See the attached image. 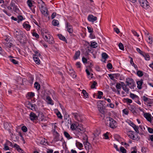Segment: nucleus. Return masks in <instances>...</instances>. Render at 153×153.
Here are the masks:
<instances>
[{
    "label": "nucleus",
    "instance_id": "obj_1",
    "mask_svg": "<svg viewBox=\"0 0 153 153\" xmlns=\"http://www.w3.org/2000/svg\"><path fill=\"white\" fill-rule=\"evenodd\" d=\"M14 34L16 37L19 39L21 42H24L26 40V38L25 37L23 33L20 30H16L14 32Z\"/></svg>",
    "mask_w": 153,
    "mask_h": 153
},
{
    "label": "nucleus",
    "instance_id": "obj_2",
    "mask_svg": "<svg viewBox=\"0 0 153 153\" xmlns=\"http://www.w3.org/2000/svg\"><path fill=\"white\" fill-rule=\"evenodd\" d=\"M126 85L131 89H134L136 86L135 82L134 80L130 78H127L126 79Z\"/></svg>",
    "mask_w": 153,
    "mask_h": 153
},
{
    "label": "nucleus",
    "instance_id": "obj_3",
    "mask_svg": "<svg viewBox=\"0 0 153 153\" xmlns=\"http://www.w3.org/2000/svg\"><path fill=\"white\" fill-rule=\"evenodd\" d=\"M107 123H108V122L109 123V126L110 127L114 128L117 126V123L114 119L109 117L107 118Z\"/></svg>",
    "mask_w": 153,
    "mask_h": 153
},
{
    "label": "nucleus",
    "instance_id": "obj_4",
    "mask_svg": "<svg viewBox=\"0 0 153 153\" xmlns=\"http://www.w3.org/2000/svg\"><path fill=\"white\" fill-rule=\"evenodd\" d=\"M71 114L76 120L80 122H82L83 121L82 116L79 114L73 112L71 113Z\"/></svg>",
    "mask_w": 153,
    "mask_h": 153
},
{
    "label": "nucleus",
    "instance_id": "obj_5",
    "mask_svg": "<svg viewBox=\"0 0 153 153\" xmlns=\"http://www.w3.org/2000/svg\"><path fill=\"white\" fill-rule=\"evenodd\" d=\"M138 1L141 6L143 8L147 9L149 7L148 2L146 0H138Z\"/></svg>",
    "mask_w": 153,
    "mask_h": 153
},
{
    "label": "nucleus",
    "instance_id": "obj_6",
    "mask_svg": "<svg viewBox=\"0 0 153 153\" xmlns=\"http://www.w3.org/2000/svg\"><path fill=\"white\" fill-rule=\"evenodd\" d=\"M41 34L44 39L46 38H48V37L50 36H51L50 33L48 31L45 29H43L42 30Z\"/></svg>",
    "mask_w": 153,
    "mask_h": 153
},
{
    "label": "nucleus",
    "instance_id": "obj_7",
    "mask_svg": "<svg viewBox=\"0 0 153 153\" xmlns=\"http://www.w3.org/2000/svg\"><path fill=\"white\" fill-rule=\"evenodd\" d=\"M66 29L70 33H72L73 32V29L72 26L70 24L67 23L66 24Z\"/></svg>",
    "mask_w": 153,
    "mask_h": 153
},
{
    "label": "nucleus",
    "instance_id": "obj_8",
    "mask_svg": "<svg viewBox=\"0 0 153 153\" xmlns=\"http://www.w3.org/2000/svg\"><path fill=\"white\" fill-rule=\"evenodd\" d=\"M76 130V131L81 134L84 133L85 131V130L83 127L82 125L81 124H78Z\"/></svg>",
    "mask_w": 153,
    "mask_h": 153
},
{
    "label": "nucleus",
    "instance_id": "obj_9",
    "mask_svg": "<svg viewBox=\"0 0 153 153\" xmlns=\"http://www.w3.org/2000/svg\"><path fill=\"white\" fill-rule=\"evenodd\" d=\"M44 39L45 41L48 42L49 44H53L54 43L53 38L51 35L48 37V38H44Z\"/></svg>",
    "mask_w": 153,
    "mask_h": 153
},
{
    "label": "nucleus",
    "instance_id": "obj_10",
    "mask_svg": "<svg viewBox=\"0 0 153 153\" xmlns=\"http://www.w3.org/2000/svg\"><path fill=\"white\" fill-rule=\"evenodd\" d=\"M143 101L147 102L148 104H152L153 103V100L148 98L145 96H143Z\"/></svg>",
    "mask_w": 153,
    "mask_h": 153
},
{
    "label": "nucleus",
    "instance_id": "obj_11",
    "mask_svg": "<svg viewBox=\"0 0 153 153\" xmlns=\"http://www.w3.org/2000/svg\"><path fill=\"white\" fill-rule=\"evenodd\" d=\"M4 126L5 129L8 131V133H11V125L10 123H4Z\"/></svg>",
    "mask_w": 153,
    "mask_h": 153
},
{
    "label": "nucleus",
    "instance_id": "obj_12",
    "mask_svg": "<svg viewBox=\"0 0 153 153\" xmlns=\"http://www.w3.org/2000/svg\"><path fill=\"white\" fill-rule=\"evenodd\" d=\"M88 19L89 21L94 22L97 20V18L96 17L93 16L92 15H90L88 17Z\"/></svg>",
    "mask_w": 153,
    "mask_h": 153
},
{
    "label": "nucleus",
    "instance_id": "obj_13",
    "mask_svg": "<svg viewBox=\"0 0 153 153\" xmlns=\"http://www.w3.org/2000/svg\"><path fill=\"white\" fill-rule=\"evenodd\" d=\"M122 84V88L123 90L127 94L129 93V89L127 87L126 85H125L124 82H120Z\"/></svg>",
    "mask_w": 153,
    "mask_h": 153
},
{
    "label": "nucleus",
    "instance_id": "obj_14",
    "mask_svg": "<svg viewBox=\"0 0 153 153\" xmlns=\"http://www.w3.org/2000/svg\"><path fill=\"white\" fill-rule=\"evenodd\" d=\"M128 137L134 140H137L140 138L138 134H128Z\"/></svg>",
    "mask_w": 153,
    "mask_h": 153
},
{
    "label": "nucleus",
    "instance_id": "obj_15",
    "mask_svg": "<svg viewBox=\"0 0 153 153\" xmlns=\"http://www.w3.org/2000/svg\"><path fill=\"white\" fill-rule=\"evenodd\" d=\"M144 116L148 121L150 122H151L152 116L150 114L147 113H145L144 114Z\"/></svg>",
    "mask_w": 153,
    "mask_h": 153
},
{
    "label": "nucleus",
    "instance_id": "obj_16",
    "mask_svg": "<svg viewBox=\"0 0 153 153\" xmlns=\"http://www.w3.org/2000/svg\"><path fill=\"white\" fill-rule=\"evenodd\" d=\"M13 147L15 148V149L19 152L21 153H24V151L20 148L18 144L15 143L13 146Z\"/></svg>",
    "mask_w": 153,
    "mask_h": 153
},
{
    "label": "nucleus",
    "instance_id": "obj_17",
    "mask_svg": "<svg viewBox=\"0 0 153 153\" xmlns=\"http://www.w3.org/2000/svg\"><path fill=\"white\" fill-rule=\"evenodd\" d=\"M30 117L31 120H36L38 118V117L34 113L31 112L30 114Z\"/></svg>",
    "mask_w": 153,
    "mask_h": 153
},
{
    "label": "nucleus",
    "instance_id": "obj_18",
    "mask_svg": "<svg viewBox=\"0 0 153 153\" xmlns=\"http://www.w3.org/2000/svg\"><path fill=\"white\" fill-rule=\"evenodd\" d=\"M62 139V137L60 134H55L53 139V140L55 142H57L59 140L61 141Z\"/></svg>",
    "mask_w": 153,
    "mask_h": 153
},
{
    "label": "nucleus",
    "instance_id": "obj_19",
    "mask_svg": "<svg viewBox=\"0 0 153 153\" xmlns=\"http://www.w3.org/2000/svg\"><path fill=\"white\" fill-rule=\"evenodd\" d=\"M46 101L48 104L53 105L54 104L53 101L51 98L49 96H47L46 99Z\"/></svg>",
    "mask_w": 153,
    "mask_h": 153
},
{
    "label": "nucleus",
    "instance_id": "obj_20",
    "mask_svg": "<svg viewBox=\"0 0 153 153\" xmlns=\"http://www.w3.org/2000/svg\"><path fill=\"white\" fill-rule=\"evenodd\" d=\"M79 124L76 122L71 124V128L72 130H76Z\"/></svg>",
    "mask_w": 153,
    "mask_h": 153
},
{
    "label": "nucleus",
    "instance_id": "obj_21",
    "mask_svg": "<svg viewBox=\"0 0 153 153\" xmlns=\"http://www.w3.org/2000/svg\"><path fill=\"white\" fill-rule=\"evenodd\" d=\"M143 80L142 79H141L140 80L137 81V87L139 89H140L142 88V85H143Z\"/></svg>",
    "mask_w": 153,
    "mask_h": 153
},
{
    "label": "nucleus",
    "instance_id": "obj_22",
    "mask_svg": "<svg viewBox=\"0 0 153 153\" xmlns=\"http://www.w3.org/2000/svg\"><path fill=\"white\" fill-rule=\"evenodd\" d=\"M23 26L27 31L30 30V26L27 22H25L23 24Z\"/></svg>",
    "mask_w": 153,
    "mask_h": 153
},
{
    "label": "nucleus",
    "instance_id": "obj_23",
    "mask_svg": "<svg viewBox=\"0 0 153 153\" xmlns=\"http://www.w3.org/2000/svg\"><path fill=\"white\" fill-rule=\"evenodd\" d=\"M128 108L133 114L136 113V111L135 110V107L134 105H130V106L128 107Z\"/></svg>",
    "mask_w": 153,
    "mask_h": 153
},
{
    "label": "nucleus",
    "instance_id": "obj_24",
    "mask_svg": "<svg viewBox=\"0 0 153 153\" xmlns=\"http://www.w3.org/2000/svg\"><path fill=\"white\" fill-rule=\"evenodd\" d=\"M42 13L44 16H47L48 15V12L47 9L46 8L41 10Z\"/></svg>",
    "mask_w": 153,
    "mask_h": 153
},
{
    "label": "nucleus",
    "instance_id": "obj_25",
    "mask_svg": "<svg viewBox=\"0 0 153 153\" xmlns=\"http://www.w3.org/2000/svg\"><path fill=\"white\" fill-rule=\"evenodd\" d=\"M3 44L7 48H10L13 46V44L11 43L7 42H3Z\"/></svg>",
    "mask_w": 153,
    "mask_h": 153
},
{
    "label": "nucleus",
    "instance_id": "obj_26",
    "mask_svg": "<svg viewBox=\"0 0 153 153\" xmlns=\"http://www.w3.org/2000/svg\"><path fill=\"white\" fill-rule=\"evenodd\" d=\"M39 6L41 10L46 8L44 3L42 1L39 3Z\"/></svg>",
    "mask_w": 153,
    "mask_h": 153
},
{
    "label": "nucleus",
    "instance_id": "obj_27",
    "mask_svg": "<svg viewBox=\"0 0 153 153\" xmlns=\"http://www.w3.org/2000/svg\"><path fill=\"white\" fill-rule=\"evenodd\" d=\"M33 58L36 64H39L40 63V61L38 57L36 56H33Z\"/></svg>",
    "mask_w": 153,
    "mask_h": 153
},
{
    "label": "nucleus",
    "instance_id": "obj_28",
    "mask_svg": "<svg viewBox=\"0 0 153 153\" xmlns=\"http://www.w3.org/2000/svg\"><path fill=\"white\" fill-rule=\"evenodd\" d=\"M80 51H78L76 52L74 57V58L75 60L78 59L80 56Z\"/></svg>",
    "mask_w": 153,
    "mask_h": 153
},
{
    "label": "nucleus",
    "instance_id": "obj_29",
    "mask_svg": "<svg viewBox=\"0 0 153 153\" xmlns=\"http://www.w3.org/2000/svg\"><path fill=\"white\" fill-rule=\"evenodd\" d=\"M130 97L133 99L138 100L139 98L138 97L137 95L131 93L130 94Z\"/></svg>",
    "mask_w": 153,
    "mask_h": 153
},
{
    "label": "nucleus",
    "instance_id": "obj_30",
    "mask_svg": "<svg viewBox=\"0 0 153 153\" xmlns=\"http://www.w3.org/2000/svg\"><path fill=\"white\" fill-rule=\"evenodd\" d=\"M8 57L10 58V61L14 64H18L19 62L16 61V59H13L12 58V57L11 56H9Z\"/></svg>",
    "mask_w": 153,
    "mask_h": 153
},
{
    "label": "nucleus",
    "instance_id": "obj_31",
    "mask_svg": "<svg viewBox=\"0 0 153 153\" xmlns=\"http://www.w3.org/2000/svg\"><path fill=\"white\" fill-rule=\"evenodd\" d=\"M58 36L60 39L65 42L66 43L67 42V41L66 40L65 37L64 36H62V34H58Z\"/></svg>",
    "mask_w": 153,
    "mask_h": 153
},
{
    "label": "nucleus",
    "instance_id": "obj_32",
    "mask_svg": "<svg viewBox=\"0 0 153 153\" xmlns=\"http://www.w3.org/2000/svg\"><path fill=\"white\" fill-rule=\"evenodd\" d=\"M85 137H84L83 139L85 140V141H86L85 142V147L86 148V147H87V146H89V145H90V143L87 141L88 140V137L86 135V134H85Z\"/></svg>",
    "mask_w": 153,
    "mask_h": 153
},
{
    "label": "nucleus",
    "instance_id": "obj_33",
    "mask_svg": "<svg viewBox=\"0 0 153 153\" xmlns=\"http://www.w3.org/2000/svg\"><path fill=\"white\" fill-rule=\"evenodd\" d=\"M98 44L96 42H93L91 43L90 45V47L96 48L97 47Z\"/></svg>",
    "mask_w": 153,
    "mask_h": 153
},
{
    "label": "nucleus",
    "instance_id": "obj_34",
    "mask_svg": "<svg viewBox=\"0 0 153 153\" xmlns=\"http://www.w3.org/2000/svg\"><path fill=\"white\" fill-rule=\"evenodd\" d=\"M33 2H34V1L31 0H27V3L29 7H32Z\"/></svg>",
    "mask_w": 153,
    "mask_h": 153
},
{
    "label": "nucleus",
    "instance_id": "obj_35",
    "mask_svg": "<svg viewBox=\"0 0 153 153\" xmlns=\"http://www.w3.org/2000/svg\"><path fill=\"white\" fill-rule=\"evenodd\" d=\"M142 55L146 60H149L150 59V56L148 54L144 53H143Z\"/></svg>",
    "mask_w": 153,
    "mask_h": 153
},
{
    "label": "nucleus",
    "instance_id": "obj_36",
    "mask_svg": "<svg viewBox=\"0 0 153 153\" xmlns=\"http://www.w3.org/2000/svg\"><path fill=\"white\" fill-rule=\"evenodd\" d=\"M82 93L83 94V95L85 98H88V93L86 92V91L84 89L82 90Z\"/></svg>",
    "mask_w": 153,
    "mask_h": 153
},
{
    "label": "nucleus",
    "instance_id": "obj_37",
    "mask_svg": "<svg viewBox=\"0 0 153 153\" xmlns=\"http://www.w3.org/2000/svg\"><path fill=\"white\" fill-rule=\"evenodd\" d=\"M122 88V83H117L116 85V88L117 90H120Z\"/></svg>",
    "mask_w": 153,
    "mask_h": 153
},
{
    "label": "nucleus",
    "instance_id": "obj_38",
    "mask_svg": "<svg viewBox=\"0 0 153 153\" xmlns=\"http://www.w3.org/2000/svg\"><path fill=\"white\" fill-rule=\"evenodd\" d=\"M52 24L54 26H57L59 25V21L56 20L54 19L52 21Z\"/></svg>",
    "mask_w": 153,
    "mask_h": 153
},
{
    "label": "nucleus",
    "instance_id": "obj_39",
    "mask_svg": "<svg viewBox=\"0 0 153 153\" xmlns=\"http://www.w3.org/2000/svg\"><path fill=\"white\" fill-rule=\"evenodd\" d=\"M34 87L38 90H39L40 89V85L39 83L37 82H36L34 84Z\"/></svg>",
    "mask_w": 153,
    "mask_h": 153
},
{
    "label": "nucleus",
    "instance_id": "obj_40",
    "mask_svg": "<svg viewBox=\"0 0 153 153\" xmlns=\"http://www.w3.org/2000/svg\"><path fill=\"white\" fill-rule=\"evenodd\" d=\"M76 144V146L79 148H81L83 146L82 144L79 142H77Z\"/></svg>",
    "mask_w": 153,
    "mask_h": 153
},
{
    "label": "nucleus",
    "instance_id": "obj_41",
    "mask_svg": "<svg viewBox=\"0 0 153 153\" xmlns=\"http://www.w3.org/2000/svg\"><path fill=\"white\" fill-rule=\"evenodd\" d=\"M131 32L134 36L137 37H139V35L135 31L131 30Z\"/></svg>",
    "mask_w": 153,
    "mask_h": 153
},
{
    "label": "nucleus",
    "instance_id": "obj_42",
    "mask_svg": "<svg viewBox=\"0 0 153 153\" xmlns=\"http://www.w3.org/2000/svg\"><path fill=\"white\" fill-rule=\"evenodd\" d=\"M5 143H6V145H7L8 146H9L11 147H13V146L12 142L7 140H6Z\"/></svg>",
    "mask_w": 153,
    "mask_h": 153
},
{
    "label": "nucleus",
    "instance_id": "obj_43",
    "mask_svg": "<svg viewBox=\"0 0 153 153\" xmlns=\"http://www.w3.org/2000/svg\"><path fill=\"white\" fill-rule=\"evenodd\" d=\"M147 42L150 44L152 43V37L149 36L148 37V39L147 40Z\"/></svg>",
    "mask_w": 153,
    "mask_h": 153
},
{
    "label": "nucleus",
    "instance_id": "obj_44",
    "mask_svg": "<svg viewBox=\"0 0 153 153\" xmlns=\"http://www.w3.org/2000/svg\"><path fill=\"white\" fill-rule=\"evenodd\" d=\"M97 108L99 111L102 114H104V111L103 109L101 108V107H99L98 105L97 106Z\"/></svg>",
    "mask_w": 153,
    "mask_h": 153
},
{
    "label": "nucleus",
    "instance_id": "obj_45",
    "mask_svg": "<svg viewBox=\"0 0 153 153\" xmlns=\"http://www.w3.org/2000/svg\"><path fill=\"white\" fill-rule=\"evenodd\" d=\"M133 128L137 134L139 133V131L138 130L139 128L138 126H136V125Z\"/></svg>",
    "mask_w": 153,
    "mask_h": 153
},
{
    "label": "nucleus",
    "instance_id": "obj_46",
    "mask_svg": "<svg viewBox=\"0 0 153 153\" xmlns=\"http://www.w3.org/2000/svg\"><path fill=\"white\" fill-rule=\"evenodd\" d=\"M27 95L29 97L31 98L34 96L35 94L33 92H29L28 93Z\"/></svg>",
    "mask_w": 153,
    "mask_h": 153
},
{
    "label": "nucleus",
    "instance_id": "obj_47",
    "mask_svg": "<svg viewBox=\"0 0 153 153\" xmlns=\"http://www.w3.org/2000/svg\"><path fill=\"white\" fill-rule=\"evenodd\" d=\"M123 113L125 115H127L128 114L129 111L127 109H124L123 110Z\"/></svg>",
    "mask_w": 153,
    "mask_h": 153
},
{
    "label": "nucleus",
    "instance_id": "obj_48",
    "mask_svg": "<svg viewBox=\"0 0 153 153\" xmlns=\"http://www.w3.org/2000/svg\"><path fill=\"white\" fill-rule=\"evenodd\" d=\"M102 57L103 59H106L108 57V55L105 53H103L102 54Z\"/></svg>",
    "mask_w": 153,
    "mask_h": 153
},
{
    "label": "nucleus",
    "instance_id": "obj_49",
    "mask_svg": "<svg viewBox=\"0 0 153 153\" xmlns=\"http://www.w3.org/2000/svg\"><path fill=\"white\" fill-rule=\"evenodd\" d=\"M35 55H33V56H39L40 58H41V55L40 53L38 51H36L35 52Z\"/></svg>",
    "mask_w": 153,
    "mask_h": 153
},
{
    "label": "nucleus",
    "instance_id": "obj_50",
    "mask_svg": "<svg viewBox=\"0 0 153 153\" xmlns=\"http://www.w3.org/2000/svg\"><path fill=\"white\" fill-rule=\"evenodd\" d=\"M120 151L123 153H126V149L123 147H120Z\"/></svg>",
    "mask_w": 153,
    "mask_h": 153
},
{
    "label": "nucleus",
    "instance_id": "obj_51",
    "mask_svg": "<svg viewBox=\"0 0 153 153\" xmlns=\"http://www.w3.org/2000/svg\"><path fill=\"white\" fill-rule=\"evenodd\" d=\"M137 74L140 77L142 76L143 75V72L140 71H138L137 72Z\"/></svg>",
    "mask_w": 153,
    "mask_h": 153
},
{
    "label": "nucleus",
    "instance_id": "obj_52",
    "mask_svg": "<svg viewBox=\"0 0 153 153\" xmlns=\"http://www.w3.org/2000/svg\"><path fill=\"white\" fill-rule=\"evenodd\" d=\"M30 108L31 110H35V105H33L32 104H31V103H30Z\"/></svg>",
    "mask_w": 153,
    "mask_h": 153
},
{
    "label": "nucleus",
    "instance_id": "obj_53",
    "mask_svg": "<svg viewBox=\"0 0 153 153\" xmlns=\"http://www.w3.org/2000/svg\"><path fill=\"white\" fill-rule=\"evenodd\" d=\"M119 47L120 49L122 50H123L124 49V47L122 43H120L119 44Z\"/></svg>",
    "mask_w": 153,
    "mask_h": 153
},
{
    "label": "nucleus",
    "instance_id": "obj_54",
    "mask_svg": "<svg viewBox=\"0 0 153 153\" xmlns=\"http://www.w3.org/2000/svg\"><path fill=\"white\" fill-rule=\"evenodd\" d=\"M146 150L147 148L146 147H143L141 148V152L143 153H146Z\"/></svg>",
    "mask_w": 153,
    "mask_h": 153
},
{
    "label": "nucleus",
    "instance_id": "obj_55",
    "mask_svg": "<svg viewBox=\"0 0 153 153\" xmlns=\"http://www.w3.org/2000/svg\"><path fill=\"white\" fill-rule=\"evenodd\" d=\"M4 145V150H10L9 148V147L8 146V145H6V143H5Z\"/></svg>",
    "mask_w": 153,
    "mask_h": 153
},
{
    "label": "nucleus",
    "instance_id": "obj_56",
    "mask_svg": "<svg viewBox=\"0 0 153 153\" xmlns=\"http://www.w3.org/2000/svg\"><path fill=\"white\" fill-rule=\"evenodd\" d=\"M87 29H88V32L89 33H92L93 32V29L91 27H87Z\"/></svg>",
    "mask_w": 153,
    "mask_h": 153
},
{
    "label": "nucleus",
    "instance_id": "obj_57",
    "mask_svg": "<svg viewBox=\"0 0 153 153\" xmlns=\"http://www.w3.org/2000/svg\"><path fill=\"white\" fill-rule=\"evenodd\" d=\"M65 122H66V123H67L68 124H70L71 123V119H67L66 118Z\"/></svg>",
    "mask_w": 153,
    "mask_h": 153
},
{
    "label": "nucleus",
    "instance_id": "obj_58",
    "mask_svg": "<svg viewBox=\"0 0 153 153\" xmlns=\"http://www.w3.org/2000/svg\"><path fill=\"white\" fill-rule=\"evenodd\" d=\"M22 130L24 132H26L27 131V128L25 126H23L22 127Z\"/></svg>",
    "mask_w": 153,
    "mask_h": 153
},
{
    "label": "nucleus",
    "instance_id": "obj_59",
    "mask_svg": "<svg viewBox=\"0 0 153 153\" xmlns=\"http://www.w3.org/2000/svg\"><path fill=\"white\" fill-rule=\"evenodd\" d=\"M97 83L95 81H94L93 84L91 85V87L92 88H95V85H97Z\"/></svg>",
    "mask_w": 153,
    "mask_h": 153
},
{
    "label": "nucleus",
    "instance_id": "obj_60",
    "mask_svg": "<svg viewBox=\"0 0 153 153\" xmlns=\"http://www.w3.org/2000/svg\"><path fill=\"white\" fill-rule=\"evenodd\" d=\"M148 130L150 133H153V129L149 127L148 128Z\"/></svg>",
    "mask_w": 153,
    "mask_h": 153
},
{
    "label": "nucleus",
    "instance_id": "obj_61",
    "mask_svg": "<svg viewBox=\"0 0 153 153\" xmlns=\"http://www.w3.org/2000/svg\"><path fill=\"white\" fill-rule=\"evenodd\" d=\"M85 71L88 75V76H90V75H93V74H91L90 72H89V71L87 69H86L85 70Z\"/></svg>",
    "mask_w": 153,
    "mask_h": 153
},
{
    "label": "nucleus",
    "instance_id": "obj_62",
    "mask_svg": "<svg viewBox=\"0 0 153 153\" xmlns=\"http://www.w3.org/2000/svg\"><path fill=\"white\" fill-rule=\"evenodd\" d=\"M33 36H35L36 38H39V35L36 33H33Z\"/></svg>",
    "mask_w": 153,
    "mask_h": 153
},
{
    "label": "nucleus",
    "instance_id": "obj_63",
    "mask_svg": "<svg viewBox=\"0 0 153 153\" xmlns=\"http://www.w3.org/2000/svg\"><path fill=\"white\" fill-rule=\"evenodd\" d=\"M46 142V140L45 139H44L43 140H42L40 142V143L41 144L44 145L45 144Z\"/></svg>",
    "mask_w": 153,
    "mask_h": 153
},
{
    "label": "nucleus",
    "instance_id": "obj_64",
    "mask_svg": "<svg viewBox=\"0 0 153 153\" xmlns=\"http://www.w3.org/2000/svg\"><path fill=\"white\" fill-rule=\"evenodd\" d=\"M148 140H151L152 141H153V134L150 135L149 138L148 139Z\"/></svg>",
    "mask_w": 153,
    "mask_h": 153
}]
</instances>
